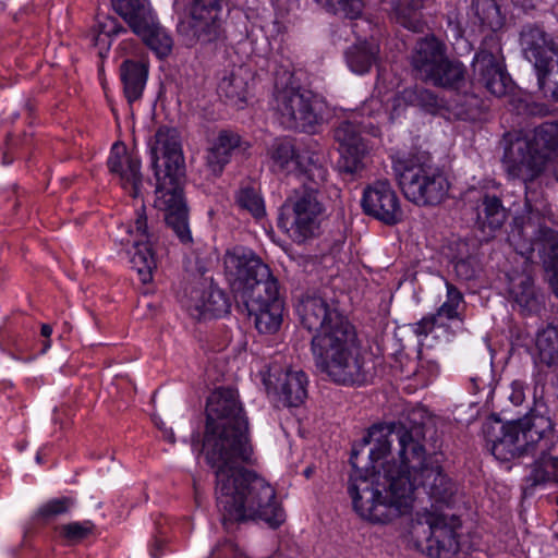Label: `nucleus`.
Returning <instances> with one entry per match:
<instances>
[{
    "label": "nucleus",
    "instance_id": "obj_58",
    "mask_svg": "<svg viewBox=\"0 0 558 558\" xmlns=\"http://www.w3.org/2000/svg\"><path fill=\"white\" fill-rule=\"evenodd\" d=\"M49 348H50V341L46 340L44 342V348H43L41 352H46Z\"/></svg>",
    "mask_w": 558,
    "mask_h": 558
},
{
    "label": "nucleus",
    "instance_id": "obj_32",
    "mask_svg": "<svg viewBox=\"0 0 558 558\" xmlns=\"http://www.w3.org/2000/svg\"><path fill=\"white\" fill-rule=\"evenodd\" d=\"M435 68L425 80L435 86L458 88L464 80L465 69L463 64L459 61L450 60L447 53Z\"/></svg>",
    "mask_w": 558,
    "mask_h": 558
},
{
    "label": "nucleus",
    "instance_id": "obj_61",
    "mask_svg": "<svg viewBox=\"0 0 558 558\" xmlns=\"http://www.w3.org/2000/svg\"><path fill=\"white\" fill-rule=\"evenodd\" d=\"M306 476H310V470L305 471Z\"/></svg>",
    "mask_w": 558,
    "mask_h": 558
},
{
    "label": "nucleus",
    "instance_id": "obj_39",
    "mask_svg": "<svg viewBox=\"0 0 558 558\" xmlns=\"http://www.w3.org/2000/svg\"><path fill=\"white\" fill-rule=\"evenodd\" d=\"M541 151L550 155L558 149V121L544 122L534 129L533 137L529 140Z\"/></svg>",
    "mask_w": 558,
    "mask_h": 558
},
{
    "label": "nucleus",
    "instance_id": "obj_21",
    "mask_svg": "<svg viewBox=\"0 0 558 558\" xmlns=\"http://www.w3.org/2000/svg\"><path fill=\"white\" fill-rule=\"evenodd\" d=\"M248 148L250 144L242 141L238 133L222 130L207 148L206 166L213 175L218 177L222 173L226 165L230 162L233 154H244Z\"/></svg>",
    "mask_w": 558,
    "mask_h": 558
},
{
    "label": "nucleus",
    "instance_id": "obj_44",
    "mask_svg": "<svg viewBox=\"0 0 558 558\" xmlns=\"http://www.w3.org/2000/svg\"><path fill=\"white\" fill-rule=\"evenodd\" d=\"M236 203L255 218H260L265 214L263 199L252 187L241 189L236 195Z\"/></svg>",
    "mask_w": 558,
    "mask_h": 558
},
{
    "label": "nucleus",
    "instance_id": "obj_9",
    "mask_svg": "<svg viewBox=\"0 0 558 558\" xmlns=\"http://www.w3.org/2000/svg\"><path fill=\"white\" fill-rule=\"evenodd\" d=\"M393 171L404 197L418 206L440 204L449 191L447 178L424 155H410L393 161Z\"/></svg>",
    "mask_w": 558,
    "mask_h": 558
},
{
    "label": "nucleus",
    "instance_id": "obj_15",
    "mask_svg": "<svg viewBox=\"0 0 558 558\" xmlns=\"http://www.w3.org/2000/svg\"><path fill=\"white\" fill-rule=\"evenodd\" d=\"M226 277L236 295L257 278L269 275V267L250 248L235 246L223 257Z\"/></svg>",
    "mask_w": 558,
    "mask_h": 558
},
{
    "label": "nucleus",
    "instance_id": "obj_46",
    "mask_svg": "<svg viewBox=\"0 0 558 558\" xmlns=\"http://www.w3.org/2000/svg\"><path fill=\"white\" fill-rule=\"evenodd\" d=\"M219 90L229 99L244 100L246 96V83L236 74H230L221 80Z\"/></svg>",
    "mask_w": 558,
    "mask_h": 558
},
{
    "label": "nucleus",
    "instance_id": "obj_10",
    "mask_svg": "<svg viewBox=\"0 0 558 558\" xmlns=\"http://www.w3.org/2000/svg\"><path fill=\"white\" fill-rule=\"evenodd\" d=\"M457 518H448L437 508L417 511L410 525V536L417 550L432 558H453L460 549Z\"/></svg>",
    "mask_w": 558,
    "mask_h": 558
},
{
    "label": "nucleus",
    "instance_id": "obj_45",
    "mask_svg": "<svg viewBox=\"0 0 558 558\" xmlns=\"http://www.w3.org/2000/svg\"><path fill=\"white\" fill-rule=\"evenodd\" d=\"M75 501L71 497L54 498L44 504L36 512V518L45 521L50 520L60 514L66 513Z\"/></svg>",
    "mask_w": 558,
    "mask_h": 558
},
{
    "label": "nucleus",
    "instance_id": "obj_60",
    "mask_svg": "<svg viewBox=\"0 0 558 558\" xmlns=\"http://www.w3.org/2000/svg\"><path fill=\"white\" fill-rule=\"evenodd\" d=\"M122 242L130 243V242H131V239H130V238H128V239H122Z\"/></svg>",
    "mask_w": 558,
    "mask_h": 558
},
{
    "label": "nucleus",
    "instance_id": "obj_8",
    "mask_svg": "<svg viewBox=\"0 0 558 558\" xmlns=\"http://www.w3.org/2000/svg\"><path fill=\"white\" fill-rule=\"evenodd\" d=\"M534 211L524 223L512 227L508 241L518 254L531 258L537 251L554 294L558 298V231L542 221L543 204H533Z\"/></svg>",
    "mask_w": 558,
    "mask_h": 558
},
{
    "label": "nucleus",
    "instance_id": "obj_7",
    "mask_svg": "<svg viewBox=\"0 0 558 558\" xmlns=\"http://www.w3.org/2000/svg\"><path fill=\"white\" fill-rule=\"evenodd\" d=\"M272 107L277 120L288 130L315 133L324 120L322 100L295 85L289 72L276 78Z\"/></svg>",
    "mask_w": 558,
    "mask_h": 558
},
{
    "label": "nucleus",
    "instance_id": "obj_50",
    "mask_svg": "<svg viewBox=\"0 0 558 558\" xmlns=\"http://www.w3.org/2000/svg\"><path fill=\"white\" fill-rule=\"evenodd\" d=\"M508 399L514 405H521L525 400V383L521 379H514L510 384Z\"/></svg>",
    "mask_w": 558,
    "mask_h": 558
},
{
    "label": "nucleus",
    "instance_id": "obj_2",
    "mask_svg": "<svg viewBox=\"0 0 558 558\" xmlns=\"http://www.w3.org/2000/svg\"><path fill=\"white\" fill-rule=\"evenodd\" d=\"M203 453L215 472V495L223 523L262 520L270 527L284 521L275 488L244 464L253 462L248 420L231 388L216 389L207 400Z\"/></svg>",
    "mask_w": 558,
    "mask_h": 558
},
{
    "label": "nucleus",
    "instance_id": "obj_36",
    "mask_svg": "<svg viewBox=\"0 0 558 558\" xmlns=\"http://www.w3.org/2000/svg\"><path fill=\"white\" fill-rule=\"evenodd\" d=\"M473 10L481 25L496 32L505 23V15L501 12L498 0H475Z\"/></svg>",
    "mask_w": 558,
    "mask_h": 558
},
{
    "label": "nucleus",
    "instance_id": "obj_42",
    "mask_svg": "<svg viewBox=\"0 0 558 558\" xmlns=\"http://www.w3.org/2000/svg\"><path fill=\"white\" fill-rule=\"evenodd\" d=\"M333 137L340 149L366 146L361 137V128L352 121H342L333 131Z\"/></svg>",
    "mask_w": 558,
    "mask_h": 558
},
{
    "label": "nucleus",
    "instance_id": "obj_29",
    "mask_svg": "<svg viewBox=\"0 0 558 558\" xmlns=\"http://www.w3.org/2000/svg\"><path fill=\"white\" fill-rule=\"evenodd\" d=\"M246 310L254 317L255 327L260 333H275L282 323L283 303L260 305L253 301Z\"/></svg>",
    "mask_w": 558,
    "mask_h": 558
},
{
    "label": "nucleus",
    "instance_id": "obj_41",
    "mask_svg": "<svg viewBox=\"0 0 558 558\" xmlns=\"http://www.w3.org/2000/svg\"><path fill=\"white\" fill-rule=\"evenodd\" d=\"M326 11L347 19H357L364 9L363 0H315Z\"/></svg>",
    "mask_w": 558,
    "mask_h": 558
},
{
    "label": "nucleus",
    "instance_id": "obj_4",
    "mask_svg": "<svg viewBox=\"0 0 558 558\" xmlns=\"http://www.w3.org/2000/svg\"><path fill=\"white\" fill-rule=\"evenodd\" d=\"M149 147L151 167L157 181L155 207L165 213L167 225L180 241L190 243L192 235L182 192L185 166L179 131L166 125L160 126Z\"/></svg>",
    "mask_w": 558,
    "mask_h": 558
},
{
    "label": "nucleus",
    "instance_id": "obj_14",
    "mask_svg": "<svg viewBox=\"0 0 558 558\" xmlns=\"http://www.w3.org/2000/svg\"><path fill=\"white\" fill-rule=\"evenodd\" d=\"M474 80L483 85L492 95L501 97L510 86L501 53V46L496 38L483 41L473 60Z\"/></svg>",
    "mask_w": 558,
    "mask_h": 558
},
{
    "label": "nucleus",
    "instance_id": "obj_56",
    "mask_svg": "<svg viewBox=\"0 0 558 558\" xmlns=\"http://www.w3.org/2000/svg\"><path fill=\"white\" fill-rule=\"evenodd\" d=\"M471 381L474 384V387L480 390L484 386V380L480 377H472Z\"/></svg>",
    "mask_w": 558,
    "mask_h": 558
},
{
    "label": "nucleus",
    "instance_id": "obj_12",
    "mask_svg": "<svg viewBox=\"0 0 558 558\" xmlns=\"http://www.w3.org/2000/svg\"><path fill=\"white\" fill-rule=\"evenodd\" d=\"M520 46L534 66L539 90L558 101V44L542 25L529 23L521 28Z\"/></svg>",
    "mask_w": 558,
    "mask_h": 558
},
{
    "label": "nucleus",
    "instance_id": "obj_22",
    "mask_svg": "<svg viewBox=\"0 0 558 558\" xmlns=\"http://www.w3.org/2000/svg\"><path fill=\"white\" fill-rule=\"evenodd\" d=\"M187 308L194 317L207 319L229 313L230 303L223 291L210 286L206 290L193 289Z\"/></svg>",
    "mask_w": 558,
    "mask_h": 558
},
{
    "label": "nucleus",
    "instance_id": "obj_25",
    "mask_svg": "<svg viewBox=\"0 0 558 558\" xmlns=\"http://www.w3.org/2000/svg\"><path fill=\"white\" fill-rule=\"evenodd\" d=\"M112 8L133 33H141L153 23L156 15L149 0H111Z\"/></svg>",
    "mask_w": 558,
    "mask_h": 558
},
{
    "label": "nucleus",
    "instance_id": "obj_48",
    "mask_svg": "<svg viewBox=\"0 0 558 558\" xmlns=\"http://www.w3.org/2000/svg\"><path fill=\"white\" fill-rule=\"evenodd\" d=\"M456 275L461 280H471L475 277L476 268L474 258H460L453 263Z\"/></svg>",
    "mask_w": 558,
    "mask_h": 558
},
{
    "label": "nucleus",
    "instance_id": "obj_57",
    "mask_svg": "<svg viewBox=\"0 0 558 558\" xmlns=\"http://www.w3.org/2000/svg\"><path fill=\"white\" fill-rule=\"evenodd\" d=\"M160 546H161V544L157 542V543H156V547L151 549L150 555H151L154 558L159 557V554H158V551H157V550L159 549V547H160Z\"/></svg>",
    "mask_w": 558,
    "mask_h": 558
},
{
    "label": "nucleus",
    "instance_id": "obj_6",
    "mask_svg": "<svg viewBox=\"0 0 558 558\" xmlns=\"http://www.w3.org/2000/svg\"><path fill=\"white\" fill-rule=\"evenodd\" d=\"M548 155L537 150L529 138H515L506 147L502 157V168L512 180H519L525 185V213L515 218L513 226L524 223L533 215L534 205L543 204L541 211L542 221L550 220V208L542 196V193L530 186L545 170Z\"/></svg>",
    "mask_w": 558,
    "mask_h": 558
},
{
    "label": "nucleus",
    "instance_id": "obj_38",
    "mask_svg": "<svg viewBox=\"0 0 558 558\" xmlns=\"http://www.w3.org/2000/svg\"><path fill=\"white\" fill-rule=\"evenodd\" d=\"M446 300L435 313L440 320H462L464 298L462 292L449 281H446Z\"/></svg>",
    "mask_w": 558,
    "mask_h": 558
},
{
    "label": "nucleus",
    "instance_id": "obj_20",
    "mask_svg": "<svg viewBox=\"0 0 558 558\" xmlns=\"http://www.w3.org/2000/svg\"><path fill=\"white\" fill-rule=\"evenodd\" d=\"M107 165L110 172L119 177L124 190L129 191L134 198L141 195V162L136 156L128 151L124 144H113Z\"/></svg>",
    "mask_w": 558,
    "mask_h": 558
},
{
    "label": "nucleus",
    "instance_id": "obj_34",
    "mask_svg": "<svg viewBox=\"0 0 558 558\" xmlns=\"http://www.w3.org/2000/svg\"><path fill=\"white\" fill-rule=\"evenodd\" d=\"M423 0H395L392 1L393 16L400 25L412 32H422L424 22L421 10Z\"/></svg>",
    "mask_w": 558,
    "mask_h": 558
},
{
    "label": "nucleus",
    "instance_id": "obj_16",
    "mask_svg": "<svg viewBox=\"0 0 558 558\" xmlns=\"http://www.w3.org/2000/svg\"><path fill=\"white\" fill-rule=\"evenodd\" d=\"M362 208L366 215L387 226L397 225L403 219L400 199L387 179H378L365 187Z\"/></svg>",
    "mask_w": 558,
    "mask_h": 558
},
{
    "label": "nucleus",
    "instance_id": "obj_31",
    "mask_svg": "<svg viewBox=\"0 0 558 558\" xmlns=\"http://www.w3.org/2000/svg\"><path fill=\"white\" fill-rule=\"evenodd\" d=\"M507 213L497 196L485 195L477 207L478 227L485 232H494L506 221Z\"/></svg>",
    "mask_w": 558,
    "mask_h": 558
},
{
    "label": "nucleus",
    "instance_id": "obj_35",
    "mask_svg": "<svg viewBox=\"0 0 558 558\" xmlns=\"http://www.w3.org/2000/svg\"><path fill=\"white\" fill-rule=\"evenodd\" d=\"M158 56L167 57L172 49V38L168 32L160 25L156 15L153 16V23L145 27L141 33H134Z\"/></svg>",
    "mask_w": 558,
    "mask_h": 558
},
{
    "label": "nucleus",
    "instance_id": "obj_18",
    "mask_svg": "<svg viewBox=\"0 0 558 558\" xmlns=\"http://www.w3.org/2000/svg\"><path fill=\"white\" fill-rule=\"evenodd\" d=\"M130 238H133L134 253L131 256L132 267L137 271L143 283L153 278V270L156 268V259L150 247V235L148 233L147 217L144 206L137 211L133 225L126 227Z\"/></svg>",
    "mask_w": 558,
    "mask_h": 558
},
{
    "label": "nucleus",
    "instance_id": "obj_37",
    "mask_svg": "<svg viewBox=\"0 0 558 558\" xmlns=\"http://www.w3.org/2000/svg\"><path fill=\"white\" fill-rule=\"evenodd\" d=\"M94 45L101 49H108L112 37L126 33V29L113 16L98 14L94 26Z\"/></svg>",
    "mask_w": 558,
    "mask_h": 558
},
{
    "label": "nucleus",
    "instance_id": "obj_5",
    "mask_svg": "<svg viewBox=\"0 0 558 558\" xmlns=\"http://www.w3.org/2000/svg\"><path fill=\"white\" fill-rule=\"evenodd\" d=\"M544 389L545 384L536 380L533 408L524 417L506 423L493 418L484 424L483 433L497 460L511 461L531 453L535 446H538L542 451L554 448L556 444L554 425L544 400Z\"/></svg>",
    "mask_w": 558,
    "mask_h": 558
},
{
    "label": "nucleus",
    "instance_id": "obj_13",
    "mask_svg": "<svg viewBox=\"0 0 558 558\" xmlns=\"http://www.w3.org/2000/svg\"><path fill=\"white\" fill-rule=\"evenodd\" d=\"M271 169L277 172H302L310 179L319 178L326 181L327 171L318 165L319 155L311 149L299 150L293 140L289 137L276 138L269 149Z\"/></svg>",
    "mask_w": 558,
    "mask_h": 558
},
{
    "label": "nucleus",
    "instance_id": "obj_1",
    "mask_svg": "<svg viewBox=\"0 0 558 558\" xmlns=\"http://www.w3.org/2000/svg\"><path fill=\"white\" fill-rule=\"evenodd\" d=\"M422 426L403 423L373 425L363 438L369 450L372 471L359 466L356 452L348 492L353 509L363 519L388 523L410 512L414 490L422 487L432 500L447 504L454 489L440 465L427 458Z\"/></svg>",
    "mask_w": 558,
    "mask_h": 558
},
{
    "label": "nucleus",
    "instance_id": "obj_53",
    "mask_svg": "<svg viewBox=\"0 0 558 558\" xmlns=\"http://www.w3.org/2000/svg\"><path fill=\"white\" fill-rule=\"evenodd\" d=\"M400 97V93L397 94L392 99V110H391V117H398L401 111L407 107L410 106V104H405L404 101H398L397 99Z\"/></svg>",
    "mask_w": 558,
    "mask_h": 558
},
{
    "label": "nucleus",
    "instance_id": "obj_3",
    "mask_svg": "<svg viewBox=\"0 0 558 558\" xmlns=\"http://www.w3.org/2000/svg\"><path fill=\"white\" fill-rule=\"evenodd\" d=\"M302 326L313 332L311 352L318 371L341 385L366 379L355 327L339 306L320 295L306 294L296 305Z\"/></svg>",
    "mask_w": 558,
    "mask_h": 558
},
{
    "label": "nucleus",
    "instance_id": "obj_49",
    "mask_svg": "<svg viewBox=\"0 0 558 558\" xmlns=\"http://www.w3.org/2000/svg\"><path fill=\"white\" fill-rule=\"evenodd\" d=\"M438 324H442V322L436 314L426 315L420 322L414 324L413 332L416 336L426 337L433 331L434 327Z\"/></svg>",
    "mask_w": 558,
    "mask_h": 558
},
{
    "label": "nucleus",
    "instance_id": "obj_26",
    "mask_svg": "<svg viewBox=\"0 0 558 558\" xmlns=\"http://www.w3.org/2000/svg\"><path fill=\"white\" fill-rule=\"evenodd\" d=\"M245 306H251L252 302L260 303V305H269L272 303H283L280 292L278 280L271 275L265 278H257L250 286H246L244 291H240L235 295Z\"/></svg>",
    "mask_w": 558,
    "mask_h": 558
},
{
    "label": "nucleus",
    "instance_id": "obj_54",
    "mask_svg": "<svg viewBox=\"0 0 558 558\" xmlns=\"http://www.w3.org/2000/svg\"><path fill=\"white\" fill-rule=\"evenodd\" d=\"M514 3L524 10L535 9L541 0H513Z\"/></svg>",
    "mask_w": 558,
    "mask_h": 558
},
{
    "label": "nucleus",
    "instance_id": "obj_19",
    "mask_svg": "<svg viewBox=\"0 0 558 558\" xmlns=\"http://www.w3.org/2000/svg\"><path fill=\"white\" fill-rule=\"evenodd\" d=\"M221 0H191L189 27L192 36L201 43L216 40L221 31L219 14Z\"/></svg>",
    "mask_w": 558,
    "mask_h": 558
},
{
    "label": "nucleus",
    "instance_id": "obj_23",
    "mask_svg": "<svg viewBox=\"0 0 558 558\" xmlns=\"http://www.w3.org/2000/svg\"><path fill=\"white\" fill-rule=\"evenodd\" d=\"M447 53L446 45L435 36H426L416 41L410 61L413 69L425 81Z\"/></svg>",
    "mask_w": 558,
    "mask_h": 558
},
{
    "label": "nucleus",
    "instance_id": "obj_28",
    "mask_svg": "<svg viewBox=\"0 0 558 558\" xmlns=\"http://www.w3.org/2000/svg\"><path fill=\"white\" fill-rule=\"evenodd\" d=\"M120 71L125 97L129 102L137 100L142 96L146 84L147 65L140 61L125 60L121 64Z\"/></svg>",
    "mask_w": 558,
    "mask_h": 558
},
{
    "label": "nucleus",
    "instance_id": "obj_47",
    "mask_svg": "<svg viewBox=\"0 0 558 558\" xmlns=\"http://www.w3.org/2000/svg\"><path fill=\"white\" fill-rule=\"evenodd\" d=\"M94 529L90 521L72 522L60 527V535L69 542H80L87 537Z\"/></svg>",
    "mask_w": 558,
    "mask_h": 558
},
{
    "label": "nucleus",
    "instance_id": "obj_51",
    "mask_svg": "<svg viewBox=\"0 0 558 558\" xmlns=\"http://www.w3.org/2000/svg\"><path fill=\"white\" fill-rule=\"evenodd\" d=\"M361 111L363 116L376 118L384 112L383 101L377 97H371L363 104Z\"/></svg>",
    "mask_w": 558,
    "mask_h": 558
},
{
    "label": "nucleus",
    "instance_id": "obj_52",
    "mask_svg": "<svg viewBox=\"0 0 558 558\" xmlns=\"http://www.w3.org/2000/svg\"><path fill=\"white\" fill-rule=\"evenodd\" d=\"M425 368L427 369L428 376L429 377H434V376L437 375L439 367H438V364L435 363V362H432V361L424 362V361H422L421 366H420V371H418L420 374H423Z\"/></svg>",
    "mask_w": 558,
    "mask_h": 558
},
{
    "label": "nucleus",
    "instance_id": "obj_24",
    "mask_svg": "<svg viewBox=\"0 0 558 558\" xmlns=\"http://www.w3.org/2000/svg\"><path fill=\"white\" fill-rule=\"evenodd\" d=\"M308 379L301 369L286 368L276 375L274 389L286 407H299L307 397Z\"/></svg>",
    "mask_w": 558,
    "mask_h": 558
},
{
    "label": "nucleus",
    "instance_id": "obj_30",
    "mask_svg": "<svg viewBox=\"0 0 558 558\" xmlns=\"http://www.w3.org/2000/svg\"><path fill=\"white\" fill-rule=\"evenodd\" d=\"M379 47L373 41H359L345 51V61L350 70L356 74L367 73L377 60Z\"/></svg>",
    "mask_w": 558,
    "mask_h": 558
},
{
    "label": "nucleus",
    "instance_id": "obj_43",
    "mask_svg": "<svg viewBox=\"0 0 558 558\" xmlns=\"http://www.w3.org/2000/svg\"><path fill=\"white\" fill-rule=\"evenodd\" d=\"M366 146L340 149V169L349 174L360 173L365 168Z\"/></svg>",
    "mask_w": 558,
    "mask_h": 558
},
{
    "label": "nucleus",
    "instance_id": "obj_11",
    "mask_svg": "<svg viewBox=\"0 0 558 558\" xmlns=\"http://www.w3.org/2000/svg\"><path fill=\"white\" fill-rule=\"evenodd\" d=\"M324 182L317 178L312 184L303 183L294 189L281 206L278 226L284 229L298 243L316 235L324 205L319 199V185Z\"/></svg>",
    "mask_w": 558,
    "mask_h": 558
},
{
    "label": "nucleus",
    "instance_id": "obj_17",
    "mask_svg": "<svg viewBox=\"0 0 558 558\" xmlns=\"http://www.w3.org/2000/svg\"><path fill=\"white\" fill-rule=\"evenodd\" d=\"M530 259L525 257L521 271L513 270L507 275V299L512 308L524 316L539 313L545 303L543 293L535 286Z\"/></svg>",
    "mask_w": 558,
    "mask_h": 558
},
{
    "label": "nucleus",
    "instance_id": "obj_33",
    "mask_svg": "<svg viewBox=\"0 0 558 558\" xmlns=\"http://www.w3.org/2000/svg\"><path fill=\"white\" fill-rule=\"evenodd\" d=\"M549 451H542L538 446H535L531 452L537 456L529 475L532 485L558 482V458L550 456Z\"/></svg>",
    "mask_w": 558,
    "mask_h": 558
},
{
    "label": "nucleus",
    "instance_id": "obj_59",
    "mask_svg": "<svg viewBox=\"0 0 558 558\" xmlns=\"http://www.w3.org/2000/svg\"><path fill=\"white\" fill-rule=\"evenodd\" d=\"M36 461H37L38 463H40V462H41V456H40V453H39V452H38V453H37V456H36Z\"/></svg>",
    "mask_w": 558,
    "mask_h": 558
},
{
    "label": "nucleus",
    "instance_id": "obj_27",
    "mask_svg": "<svg viewBox=\"0 0 558 558\" xmlns=\"http://www.w3.org/2000/svg\"><path fill=\"white\" fill-rule=\"evenodd\" d=\"M535 363L548 367L558 376V326L548 325L535 338Z\"/></svg>",
    "mask_w": 558,
    "mask_h": 558
},
{
    "label": "nucleus",
    "instance_id": "obj_40",
    "mask_svg": "<svg viewBox=\"0 0 558 558\" xmlns=\"http://www.w3.org/2000/svg\"><path fill=\"white\" fill-rule=\"evenodd\" d=\"M397 100L404 101L405 104H410V106L421 107L426 110H433L438 107V99L434 93L420 86L404 88L400 92V97Z\"/></svg>",
    "mask_w": 558,
    "mask_h": 558
},
{
    "label": "nucleus",
    "instance_id": "obj_55",
    "mask_svg": "<svg viewBox=\"0 0 558 558\" xmlns=\"http://www.w3.org/2000/svg\"><path fill=\"white\" fill-rule=\"evenodd\" d=\"M40 333L43 337H45L46 339H48L51 333H52V328L50 325L48 324H43L41 325V328H40Z\"/></svg>",
    "mask_w": 558,
    "mask_h": 558
}]
</instances>
